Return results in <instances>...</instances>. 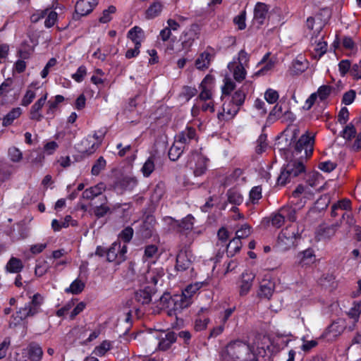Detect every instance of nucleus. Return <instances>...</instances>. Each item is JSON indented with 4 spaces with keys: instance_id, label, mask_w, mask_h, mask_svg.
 Segmentation results:
<instances>
[{
    "instance_id": "obj_18",
    "label": "nucleus",
    "mask_w": 361,
    "mask_h": 361,
    "mask_svg": "<svg viewBox=\"0 0 361 361\" xmlns=\"http://www.w3.org/2000/svg\"><path fill=\"white\" fill-rule=\"evenodd\" d=\"M192 265L189 253L186 250H180L176 257V269L178 271H184Z\"/></svg>"
},
{
    "instance_id": "obj_54",
    "label": "nucleus",
    "mask_w": 361,
    "mask_h": 361,
    "mask_svg": "<svg viewBox=\"0 0 361 361\" xmlns=\"http://www.w3.org/2000/svg\"><path fill=\"white\" fill-rule=\"evenodd\" d=\"M133 235V229L130 227H126L119 234L118 237L125 244L130 241Z\"/></svg>"
},
{
    "instance_id": "obj_29",
    "label": "nucleus",
    "mask_w": 361,
    "mask_h": 361,
    "mask_svg": "<svg viewBox=\"0 0 361 361\" xmlns=\"http://www.w3.org/2000/svg\"><path fill=\"white\" fill-rule=\"evenodd\" d=\"M340 226L338 223H336L331 226H327L324 227L320 228L319 230V235L320 239H329L332 236H334L337 231L338 228Z\"/></svg>"
},
{
    "instance_id": "obj_26",
    "label": "nucleus",
    "mask_w": 361,
    "mask_h": 361,
    "mask_svg": "<svg viewBox=\"0 0 361 361\" xmlns=\"http://www.w3.org/2000/svg\"><path fill=\"white\" fill-rule=\"evenodd\" d=\"M172 302L173 304V309L175 311H180L183 309L188 307L192 302V299L185 298L183 293L181 295H174L173 297Z\"/></svg>"
},
{
    "instance_id": "obj_58",
    "label": "nucleus",
    "mask_w": 361,
    "mask_h": 361,
    "mask_svg": "<svg viewBox=\"0 0 361 361\" xmlns=\"http://www.w3.org/2000/svg\"><path fill=\"white\" fill-rule=\"evenodd\" d=\"M158 252V247L155 245H147L145 248L143 257L146 259L153 258Z\"/></svg>"
},
{
    "instance_id": "obj_11",
    "label": "nucleus",
    "mask_w": 361,
    "mask_h": 361,
    "mask_svg": "<svg viewBox=\"0 0 361 361\" xmlns=\"http://www.w3.org/2000/svg\"><path fill=\"white\" fill-rule=\"evenodd\" d=\"M341 322L340 319L333 322L323 332L321 337L329 342L336 341L343 334L345 328L343 324H341Z\"/></svg>"
},
{
    "instance_id": "obj_32",
    "label": "nucleus",
    "mask_w": 361,
    "mask_h": 361,
    "mask_svg": "<svg viewBox=\"0 0 361 361\" xmlns=\"http://www.w3.org/2000/svg\"><path fill=\"white\" fill-rule=\"evenodd\" d=\"M157 157L155 155H151L145 162L141 171L145 177H148L155 169V162Z\"/></svg>"
},
{
    "instance_id": "obj_7",
    "label": "nucleus",
    "mask_w": 361,
    "mask_h": 361,
    "mask_svg": "<svg viewBox=\"0 0 361 361\" xmlns=\"http://www.w3.org/2000/svg\"><path fill=\"white\" fill-rule=\"evenodd\" d=\"M201 28L199 25L192 24L188 29L185 30L181 36V46L183 50L188 51L192 46L194 42L199 39Z\"/></svg>"
},
{
    "instance_id": "obj_47",
    "label": "nucleus",
    "mask_w": 361,
    "mask_h": 361,
    "mask_svg": "<svg viewBox=\"0 0 361 361\" xmlns=\"http://www.w3.org/2000/svg\"><path fill=\"white\" fill-rule=\"evenodd\" d=\"M50 266L46 260L38 261L35 266V274L37 276H42L49 269Z\"/></svg>"
},
{
    "instance_id": "obj_34",
    "label": "nucleus",
    "mask_w": 361,
    "mask_h": 361,
    "mask_svg": "<svg viewBox=\"0 0 361 361\" xmlns=\"http://www.w3.org/2000/svg\"><path fill=\"white\" fill-rule=\"evenodd\" d=\"M22 114V110L20 107L14 108L10 111L3 118L2 125L4 126H10L15 119L18 118Z\"/></svg>"
},
{
    "instance_id": "obj_30",
    "label": "nucleus",
    "mask_w": 361,
    "mask_h": 361,
    "mask_svg": "<svg viewBox=\"0 0 361 361\" xmlns=\"http://www.w3.org/2000/svg\"><path fill=\"white\" fill-rule=\"evenodd\" d=\"M23 264L21 259L12 257L6 265L7 271L18 274L23 269Z\"/></svg>"
},
{
    "instance_id": "obj_37",
    "label": "nucleus",
    "mask_w": 361,
    "mask_h": 361,
    "mask_svg": "<svg viewBox=\"0 0 361 361\" xmlns=\"http://www.w3.org/2000/svg\"><path fill=\"white\" fill-rule=\"evenodd\" d=\"M242 247L240 239L234 238L227 245L226 252L228 257H233L235 253L240 251Z\"/></svg>"
},
{
    "instance_id": "obj_17",
    "label": "nucleus",
    "mask_w": 361,
    "mask_h": 361,
    "mask_svg": "<svg viewBox=\"0 0 361 361\" xmlns=\"http://www.w3.org/2000/svg\"><path fill=\"white\" fill-rule=\"evenodd\" d=\"M309 66L308 61L302 56H298L293 61L290 67L291 75H300L305 71Z\"/></svg>"
},
{
    "instance_id": "obj_56",
    "label": "nucleus",
    "mask_w": 361,
    "mask_h": 361,
    "mask_svg": "<svg viewBox=\"0 0 361 361\" xmlns=\"http://www.w3.org/2000/svg\"><path fill=\"white\" fill-rule=\"evenodd\" d=\"M251 233V227L247 224H243L241 228L236 231V238L239 239L248 237Z\"/></svg>"
},
{
    "instance_id": "obj_27",
    "label": "nucleus",
    "mask_w": 361,
    "mask_h": 361,
    "mask_svg": "<svg viewBox=\"0 0 361 361\" xmlns=\"http://www.w3.org/2000/svg\"><path fill=\"white\" fill-rule=\"evenodd\" d=\"M185 147L175 139V142L169 150V157L171 161H177L183 154Z\"/></svg>"
},
{
    "instance_id": "obj_10",
    "label": "nucleus",
    "mask_w": 361,
    "mask_h": 361,
    "mask_svg": "<svg viewBox=\"0 0 361 361\" xmlns=\"http://www.w3.org/2000/svg\"><path fill=\"white\" fill-rule=\"evenodd\" d=\"M322 30V25L319 23L315 28L314 31L312 33L311 43L312 45H315V47L314 48L315 54L313 56L314 58L322 57L327 51V43L322 41L324 36L322 35L317 40V37L320 35Z\"/></svg>"
},
{
    "instance_id": "obj_49",
    "label": "nucleus",
    "mask_w": 361,
    "mask_h": 361,
    "mask_svg": "<svg viewBox=\"0 0 361 361\" xmlns=\"http://www.w3.org/2000/svg\"><path fill=\"white\" fill-rule=\"evenodd\" d=\"M285 222V219L279 210L277 213L271 216V225L276 228H280Z\"/></svg>"
},
{
    "instance_id": "obj_13",
    "label": "nucleus",
    "mask_w": 361,
    "mask_h": 361,
    "mask_svg": "<svg viewBox=\"0 0 361 361\" xmlns=\"http://www.w3.org/2000/svg\"><path fill=\"white\" fill-rule=\"evenodd\" d=\"M175 139L185 147V148L192 142H197L196 130L192 127H186V128L179 133Z\"/></svg>"
},
{
    "instance_id": "obj_53",
    "label": "nucleus",
    "mask_w": 361,
    "mask_h": 361,
    "mask_svg": "<svg viewBox=\"0 0 361 361\" xmlns=\"http://www.w3.org/2000/svg\"><path fill=\"white\" fill-rule=\"evenodd\" d=\"M58 18V14L56 11L49 9V13L44 21V26L50 28L54 25Z\"/></svg>"
},
{
    "instance_id": "obj_59",
    "label": "nucleus",
    "mask_w": 361,
    "mask_h": 361,
    "mask_svg": "<svg viewBox=\"0 0 361 361\" xmlns=\"http://www.w3.org/2000/svg\"><path fill=\"white\" fill-rule=\"evenodd\" d=\"M245 16L246 13L245 11H243L233 19V23L238 25V29L240 30H244L246 27Z\"/></svg>"
},
{
    "instance_id": "obj_46",
    "label": "nucleus",
    "mask_w": 361,
    "mask_h": 361,
    "mask_svg": "<svg viewBox=\"0 0 361 361\" xmlns=\"http://www.w3.org/2000/svg\"><path fill=\"white\" fill-rule=\"evenodd\" d=\"M347 314L349 317L355 320V322H357L361 314V301L354 302L353 306L349 310Z\"/></svg>"
},
{
    "instance_id": "obj_22",
    "label": "nucleus",
    "mask_w": 361,
    "mask_h": 361,
    "mask_svg": "<svg viewBox=\"0 0 361 361\" xmlns=\"http://www.w3.org/2000/svg\"><path fill=\"white\" fill-rule=\"evenodd\" d=\"M267 6L264 3L258 2L254 10L255 23H257L259 26L263 25L267 18Z\"/></svg>"
},
{
    "instance_id": "obj_55",
    "label": "nucleus",
    "mask_w": 361,
    "mask_h": 361,
    "mask_svg": "<svg viewBox=\"0 0 361 361\" xmlns=\"http://www.w3.org/2000/svg\"><path fill=\"white\" fill-rule=\"evenodd\" d=\"M279 97L278 92L272 89H268L264 94V98L269 104H274L279 99Z\"/></svg>"
},
{
    "instance_id": "obj_20",
    "label": "nucleus",
    "mask_w": 361,
    "mask_h": 361,
    "mask_svg": "<svg viewBox=\"0 0 361 361\" xmlns=\"http://www.w3.org/2000/svg\"><path fill=\"white\" fill-rule=\"evenodd\" d=\"M97 149L98 144H94L90 136L83 139L78 145V151L87 157L92 154Z\"/></svg>"
},
{
    "instance_id": "obj_16",
    "label": "nucleus",
    "mask_w": 361,
    "mask_h": 361,
    "mask_svg": "<svg viewBox=\"0 0 361 361\" xmlns=\"http://www.w3.org/2000/svg\"><path fill=\"white\" fill-rule=\"evenodd\" d=\"M275 289V283L269 279H264L259 285L258 295L260 298L270 299Z\"/></svg>"
},
{
    "instance_id": "obj_28",
    "label": "nucleus",
    "mask_w": 361,
    "mask_h": 361,
    "mask_svg": "<svg viewBox=\"0 0 361 361\" xmlns=\"http://www.w3.org/2000/svg\"><path fill=\"white\" fill-rule=\"evenodd\" d=\"M176 341V335L173 331H169L165 334L164 337H162L159 342V349L161 350H166L171 345Z\"/></svg>"
},
{
    "instance_id": "obj_9",
    "label": "nucleus",
    "mask_w": 361,
    "mask_h": 361,
    "mask_svg": "<svg viewBox=\"0 0 361 361\" xmlns=\"http://www.w3.org/2000/svg\"><path fill=\"white\" fill-rule=\"evenodd\" d=\"M314 136H310L307 132L302 135L294 145L295 153H301L304 150V157H310L313 152ZM301 155L300 158H302Z\"/></svg>"
},
{
    "instance_id": "obj_21",
    "label": "nucleus",
    "mask_w": 361,
    "mask_h": 361,
    "mask_svg": "<svg viewBox=\"0 0 361 361\" xmlns=\"http://www.w3.org/2000/svg\"><path fill=\"white\" fill-rule=\"evenodd\" d=\"M255 274L252 272H243L242 274V281L240 286V295L241 296L246 295L251 287L252 286V282L255 279Z\"/></svg>"
},
{
    "instance_id": "obj_2",
    "label": "nucleus",
    "mask_w": 361,
    "mask_h": 361,
    "mask_svg": "<svg viewBox=\"0 0 361 361\" xmlns=\"http://www.w3.org/2000/svg\"><path fill=\"white\" fill-rule=\"evenodd\" d=\"M245 97L246 93L243 89L238 90L232 95H221L224 103L222 112L217 114L218 119L223 121L233 118L244 104Z\"/></svg>"
},
{
    "instance_id": "obj_44",
    "label": "nucleus",
    "mask_w": 361,
    "mask_h": 361,
    "mask_svg": "<svg viewBox=\"0 0 361 361\" xmlns=\"http://www.w3.org/2000/svg\"><path fill=\"white\" fill-rule=\"evenodd\" d=\"M202 285L199 283L188 285L182 292L185 298L192 299L193 295L200 290Z\"/></svg>"
},
{
    "instance_id": "obj_35",
    "label": "nucleus",
    "mask_w": 361,
    "mask_h": 361,
    "mask_svg": "<svg viewBox=\"0 0 361 361\" xmlns=\"http://www.w3.org/2000/svg\"><path fill=\"white\" fill-rule=\"evenodd\" d=\"M211 54L209 52H202L195 61V66L197 69L207 68L210 63Z\"/></svg>"
},
{
    "instance_id": "obj_50",
    "label": "nucleus",
    "mask_w": 361,
    "mask_h": 361,
    "mask_svg": "<svg viewBox=\"0 0 361 361\" xmlns=\"http://www.w3.org/2000/svg\"><path fill=\"white\" fill-rule=\"evenodd\" d=\"M116 8L114 6H109L107 9L103 11L102 16L99 18V22L106 23L111 20V14L114 13Z\"/></svg>"
},
{
    "instance_id": "obj_61",
    "label": "nucleus",
    "mask_w": 361,
    "mask_h": 361,
    "mask_svg": "<svg viewBox=\"0 0 361 361\" xmlns=\"http://www.w3.org/2000/svg\"><path fill=\"white\" fill-rule=\"evenodd\" d=\"M86 73L87 69L85 66H81L78 68L76 73L72 75V78L76 82H80L83 80Z\"/></svg>"
},
{
    "instance_id": "obj_57",
    "label": "nucleus",
    "mask_w": 361,
    "mask_h": 361,
    "mask_svg": "<svg viewBox=\"0 0 361 361\" xmlns=\"http://www.w3.org/2000/svg\"><path fill=\"white\" fill-rule=\"evenodd\" d=\"M267 135L262 134L259 135L257 140L256 152L258 154H261L264 152L267 148V144L266 142Z\"/></svg>"
},
{
    "instance_id": "obj_6",
    "label": "nucleus",
    "mask_w": 361,
    "mask_h": 361,
    "mask_svg": "<svg viewBox=\"0 0 361 361\" xmlns=\"http://www.w3.org/2000/svg\"><path fill=\"white\" fill-rule=\"evenodd\" d=\"M44 298L39 293L35 294L32 300L26 303L24 307H20L18 314L25 319L27 317H34L40 312V307L43 303Z\"/></svg>"
},
{
    "instance_id": "obj_8",
    "label": "nucleus",
    "mask_w": 361,
    "mask_h": 361,
    "mask_svg": "<svg viewBox=\"0 0 361 361\" xmlns=\"http://www.w3.org/2000/svg\"><path fill=\"white\" fill-rule=\"evenodd\" d=\"M127 245H121V242H114L111 247L107 249V261L115 262L120 264L126 259Z\"/></svg>"
},
{
    "instance_id": "obj_3",
    "label": "nucleus",
    "mask_w": 361,
    "mask_h": 361,
    "mask_svg": "<svg viewBox=\"0 0 361 361\" xmlns=\"http://www.w3.org/2000/svg\"><path fill=\"white\" fill-rule=\"evenodd\" d=\"M300 233L295 225H290L283 229L278 236V247L283 251L288 250L296 245L300 239Z\"/></svg>"
},
{
    "instance_id": "obj_41",
    "label": "nucleus",
    "mask_w": 361,
    "mask_h": 361,
    "mask_svg": "<svg viewBox=\"0 0 361 361\" xmlns=\"http://www.w3.org/2000/svg\"><path fill=\"white\" fill-rule=\"evenodd\" d=\"M280 211L284 219H287L290 221H295L296 217V209L291 206H284L280 209Z\"/></svg>"
},
{
    "instance_id": "obj_39",
    "label": "nucleus",
    "mask_w": 361,
    "mask_h": 361,
    "mask_svg": "<svg viewBox=\"0 0 361 361\" xmlns=\"http://www.w3.org/2000/svg\"><path fill=\"white\" fill-rule=\"evenodd\" d=\"M356 133L357 131L355 126L352 123H350L340 132V136L346 140H351L352 138L355 137Z\"/></svg>"
},
{
    "instance_id": "obj_5",
    "label": "nucleus",
    "mask_w": 361,
    "mask_h": 361,
    "mask_svg": "<svg viewBox=\"0 0 361 361\" xmlns=\"http://www.w3.org/2000/svg\"><path fill=\"white\" fill-rule=\"evenodd\" d=\"M207 159L196 151L192 152L186 162V167L191 170L195 177L201 176L207 171Z\"/></svg>"
},
{
    "instance_id": "obj_4",
    "label": "nucleus",
    "mask_w": 361,
    "mask_h": 361,
    "mask_svg": "<svg viewBox=\"0 0 361 361\" xmlns=\"http://www.w3.org/2000/svg\"><path fill=\"white\" fill-rule=\"evenodd\" d=\"M305 172V166L301 161L291 160L285 166L278 177V185H285L286 183L290 180L291 178H295L299 174Z\"/></svg>"
},
{
    "instance_id": "obj_15",
    "label": "nucleus",
    "mask_w": 361,
    "mask_h": 361,
    "mask_svg": "<svg viewBox=\"0 0 361 361\" xmlns=\"http://www.w3.org/2000/svg\"><path fill=\"white\" fill-rule=\"evenodd\" d=\"M97 4V0H79L75 6V13L80 16H85L89 14Z\"/></svg>"
},
{
    "instance_id": "obj_40",
    "label": "nucleus",
    "mask_w": 361,
    "mask_h": 361,
    "mask_svg": "<svg viewBox=\"0 0 361 361\" xmlns=\"http://www.w3.org/2000/svg\"><path fill=\"white\" fill-rule=\"evenodd\" d=\"M180 231H191L194 225V217L189 214L181 220L180 222L176 221Z\"/></svg>"
},
{
    "instance_id": "obj_63",
    "label": "nucleus",
    "mask_w": 361,
    "mask_h": 361,
    "mask_svg": "<svg viewBox=\"0 0 361 361\" xmlns=\"http://www.w3.org/2000/svg\"><path fill=\"white\" fill-rule=\"evenodd\" d=\"M338 121L342 124L345 125L348 122L349 119V111L346 107H342L338 114Z\"/></svg>"
},
{
    "instance_id": "obj_48",
    "label": "nucleus",
    "mask_w": 361,
    "mask_h": 361,
    "mask_svg": "<svg viewBox=\"0 0 361 361\" xmlns=\"http://www.w3.org/2000/svg\"><path fill=\"white\" fill-rule=\"evenodd\" d=\"M111 348V343L107 341H104L99 345L97 346L93 350V353L97 356H103Z\"/></svg>"
},
{
    "instance_id": "obj_64",
    "label": "nucleus",
    "mask_w": 361,
    "mask_h": 361,
    "mask_svg": "<svg viewBox=\"0 0 361 361\" xmlns=\"http://www.w3.org/2000/svg\"><path fill=\"white\" fill-rule=\"evenodd\" d=\"M350 74L356 79L361 78V60L357 63L350 66Z\"/></svg>"
},
{
    "instance_id": "obj_42",
    "label": "nucleus",
    "mask_w": 361,
    "mask_h": 361,
    "mask_svg": "<svg viewBox=\"0 0 361 361\" xmlns=\"http://www.w3.org/2000/svg\"><path fill=\"white\" fill-rule=\"evenodd\" d=\"M84 288L85 283L79 279H75L71 283L70 287L66 289V292L79 294L84 290Z\"/></svg>"
},
{
    "instance_id": "obj_51",
    "label": "nucleus",
    "mask_w": 361,
    "mask_h": 361,
    "mask_svg": "<svg viewBox=\"0 0 361 361\" xmlns=\"http://www.w3.org/2000/svg\"><path fill=\"white\" fill-rule=\"evenodd\" d=\"M8 156L13 162H19L23 158L21 151L16 147H12L8 149Z\"/></svg>"
},
{
    "instance_id": "obj_12",
    "label": "nucleus",
    "mask_w": 361,
    "mask_h": 361,
    "mask_svg": "<svg viewBox=\"0 0 361 361\" xmlns=\"http://www.w3.org/2000/svg\"><path fill=\"white\" fill-rule=\"evenodd\" d=\"M212 83L213 78L207 75L200 85V93L197 98V102H207L212 99Z\"/></svg>"
},
{
    "instance_id": "obj_19",
    "label": "nucleus",
    "mask_w": 361,
    "mask_h": 361,
    "mask_svg": "<svg viewBox=\"0 0 361 361\" xmlns=\"http://www.w3.org/2000/svg\"><path fill=\"white\" fill-rule=\"evenodd\" d=\"M156 224V219L151 214L147 215L140 227V232L145 238H149L152 235L154 226Z\"/></svg>"
},
{
    "instance_id": "obj_43",
    "label": "nucleus",
    "mask_w": 361,
    "mask_h": 361,
    "mask_svg": "<svg viewBox=\"0 0 361 361\" xmlns=\"http://www.w3.org/2000/svg\"><path fill=\"white\" fill-rule=\"evenodd\" d=\"M64 97L62 95H56L54 97V100L51 99L48 101V109L47 111V114L48 115L54 116V111L56 109L58 104L63 102Z\"/></svg>"
},
{
    "instance_id": "obj_45",
    "label": "nucleus",
    "mask_w": 361,
    "mask_h": 361,
    "mask_svg": "<svg viewBox=\"0 0 361 361\" xmlns=\"http://www.w3.org/2000/svg\"><path fill=\"white\" fill-rule=\"evenodd\" d=\"M300 257V263L304 264H308L312 262L314 259V251L311 249H307L305 251L299 254Z\"/></svg>"
},
{
    "instance_id": "obj_24",
    "label": "nucleus",
    "mask_w": 361,
    "mask_h": 361,
    "mask_svg": "<svg viewBox=\"0 0 361 361\" xmlns=\"http://www.w3.org/2000/svg\"><path fill=\"white\" fill-rule=\"evenodd\" d=\"M106 189V185L101 182L94 186L90 187L82 192V198L86 200H92L101 195Z\"/></svg>"
},
{
    "instance_id": "obj_33",
    "label": "nucleus",
    "mask_w": 361,
    "mask_h": 361,
    "mask_svg": "<svg viewBox=\"0 0 361 361\" xmlns=\"http://www.w3.org/2000/svg\"><path fill=\"white\" fill-rule=\"evenodd\" d=\"M128 37L135 44L137 42L141 44V42L144 37V32L140 27L135 26L128 31Z\"/></svg>"
},
{
    "instance_id": "obj_36",
    "label": "nucleus",
    "mask_w": 361,
    "mask_h": 361,
    "mask_svg": "<svg viewBox=\"0 0 361 361\" xmlns=\"http://www.w3.org/2000/svg\"><path fill=\"white\" fill-rule=\"evenodd\" d=\"M163 5L159 1H154L146 11L148 18H154L158 16L162 11Z\"/></svg>"
},
{
    "instance_id": "obj_60",
    "label": "nucleus",
    "mask_w": 361,
    "mask_h": 361,
    "mask_svg": "<svg viewBox=\"0 0 361 361\" xmlns=\"http://www.w3.org/2000/svg\"><path fill=\"white\" fill-rule=\"evenodd\" d=\"M44 157L43 154L41 152L39 151H33L30 153L28 160L32 163L35 164H39L42 161Z\"/></svg>"
},
{
    "instance_id": "obj_25",
    "label": "nucleus",
    "mask_w": 361,
    "mask_h": 361,
    "mask_svg": "<svg viewBox=\"0 0 361 361\" xmlns=\"http://www.w3.org/2000/svg\"><path fill=\"white\" fill-rule=\"evenodd\" d=\"M27 353L31 361H40L43 355L41 346L35 343H30L27 347Z\"/></svg>"
},
{
    "instance_id": "obj_1",
    "label": "nucleus",
    "mask_w": 361,
    "mask_h": 361,
    "mask_svg": "<svg viewBox=\"0 0 361 361\" xmlns=\"http://www.w3.org/2000/svg\"><path fill=\"white\" fill-rule=\"evenodd\" d=\"M221 358L222 361H257L252 347L240 340L228 343L221 352Z\"/></svg>"
},
{
    "instance_id": "obj_31",
    "label": "nucleus",
    "mask_w": 361,
    "mask_h": 361,
    "mask_svg": "<svg viewBox=\"0 0 361 361\" xmlns=\"http://www.w3.org/2000/svg\"><path fill=\"white\" fill-rule=\"evenodd\" d=\"M228 202L235 205H240L243 202V197L241 193L234 188L229 189L226 192Z\"/></svg>"
},
{
    "instance_id": "obj_38",
    "label": "nucleus",
    "mask_w": 361,
    "mask_h": 361,
    "mask_svg": "<svg viewBox=\"0 0 361 361\" xmlns=\"http://www.w3.org/2000/svg\"><path fill=\"white\" fill-rule=\"evenodd\" d=\"M106 161L103 157H99L93 164L91 174L92 176H98L102 171L106 169Z\"/></svg>"
},
{
    "instance_id": "obj_62",
    "label": "nucleus",
    "mask_w": 361,
    "mask_h": 361,
    "mask_svg": "<svg viewBox=\"0 0 361 361\" xmlns=\"http://www.w3.org/2000/svg\"><path fill=\"white\" fill-rule=\"evenodd\" d=\"M36 94L34 91L31 90H27L25 94L22 99L21 105L24 106H28L32 103L33 99L35 98Z\"/></svg>"
},
{
    "instance_id": "obj_14",
    "label": "nucleus",
    "mask_w": 361,
    "mask_h": 361,
    "mask_svg": "<svg viewBox=\"0 0 361 361\" xmlns=\"http://www.w3.org/2000/svg\"><path fill=\"white\" fill-rule=\"evenodd\" d=\"M154 293V288L147 286L136 290L134 293V297L137 302L142 305H148L151 302L152 298Z\"/></svg>"
},
{
    "instance_id": "obj_23",
    "label": "nucleus",
    "mask_w": 361,
    "mask_h": 361,
    "mask_svg": "<svg viewBox=\"0 0 361 361\" xmlns=\"http://www.w3.org/2000/svg\"><path fill=\"white\" fill-rule=\"evenodd\" d=\"M228 68L233 73L234 79L237 82H241L245 78L246 71L245 66L237 64L235 61L230 62Z\"/></svg>"
},
{
    "instance_id": "obj_52",
    "label": "nucleus",
    "mask_w": 361,
    "mask_h": 361,
    "mask_svg": "<svg viewBox=\"0 0 361 361\" xmlns=\"http://www.w3.org/2000/svg\"><path fill=\"white\" fill-rule=\"evenodd\" d=\"M331 87L329 85H322L318 88L317 97H319L320 100H325L331 92Z\"/></svg>"
}]
</instances>
